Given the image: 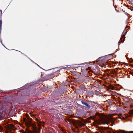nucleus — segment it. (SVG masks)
<instances>
[{
    "label": "nucleus",
    "mask_w": 133,
    "mask_h": 133,
    "mask_svg": "<svg viewBox=\"0 0 133 133\" xmlns=\"http://www.w3.org/2000/svg\"><path fill=\"white\" fill-rule=\"evenodd\" d=\"M89 118L94 120V122L96 124L99 125L100 123L103 124H108L111 122V126L115 124L113 118L112 117L98 113H96L95 115L90 116Z\"/></svg>",
    "instance_id": "f257e3e1"
},
{
    "label": "nucleus",
    "mask_w": 133,
    "mask_h": 133,
    "mask_svg": "<svg viewBox=\"0 0 133 133\" xmlns=\"http://www.w3.org/2000/svg\"><path fill=\"white\" fill-rule=\"evenodd\" d=\"M81 102L82 104L88 109H90L93 105L95 106V103L94 102L83 99L81 100Z\"/></svg>",
    "instance_id": "f03ea898"
},
{
    "label": "nucleus",
    "mask_w": 133,
    "mask_h": 133,
    "mask_svg": "<svg viewBox=\"0 0 133 133\" xmlns=\"http://www.w3.org/2000/svg\"><path fill=\"white\" fill-rule=\"evenodd\" d=\"M54 77V75L53 74L50 75H45L44 76V75L42 74L41 77L43 79V81L48 80L49 79H51Z\"/></svg>",
    "instance_id": "7ed1b4c3"
},
{
    "label": "nucleus",
    "mask_w": 133,
    "mask_h": 133,
    "mask_svg": "<svg viewBox=\"0 0 133 133\" xmlns=\"http://www.w3.org/2000/svg\"><path fill=\"white\" fill-rule=\"evenodd\" d=\"M23 120V121L25 122L26 124L28 125L34 126V124L32 123V121L30 119L28 120L26 118H24Z\"/></svg>",
    "instance_id": "20e7f679"
},
{
    "label": "nucleus",
    "mask_w": 133,
    "mask_h": 133,
    "mask_svg": "<svg viewBox=\"0 0 133 133\" xmlns=\"http://www.w3.org/2000/svg\"><path fill=\"white\" fill-rule=\"evenodd\" d=\"M124 31H123V33H122V35L121 36V38H120V39L119 41V42H122V41H123L122 42H123L125 40V35L127 33V32H125V33H124Z\"/></svg>",
    "instance_id": "39448f33"
},
{
    "label": "nucleus",
    "mask_w": 133,
    "mask_h": 133,
    "mask_svg": "<svg viewBox=\"0 0 133 133\" xmlns=\"http://www.w3.org/2000/svg\"><path fill=\"white\" fill-rule=\"evenodd\" d=\"M75 67H68L67 66H66V67L63 68V69H65L66 70H68L69 69H72L73 68H75Z\"/></svg>",
    "instance_id": "423d86ee"
},
{
    "label": "nucleus",
    "mask_w": 133,
    "mask_h": 133,
    "mask_svg": "<svg viewBox=\"0 0 133 133\" xmlns=\"http://www.w3.org/2000/svg\"><path fill=\"white\" fill-rule=\"evenodd\" d=\"M2 24V21L1 20H0V37H1V35Z\"/></svg>",
    "instance_id": "0eeeda50"
},
{
    "label": "nucleus",
    "mask_w": 133,
    "mask_h": 133,
    "mask_svg": "<svg viewBox=\"0 0 133 133\" xmlns=\"http://www.w3.org/2000/svg\"><path fill=\"white\" fill-rule=\"evenodd\" d=\"M88 94L91 96H92L93 95V93L91 91H90L88 92Z\"/></svg>",
    "instance_id": "6e6552de"
},
{
    "label": "nucleus",
    "mask_w": 133,
    "mask_h": 133,
    "mask_svg": "<svg viewBox=\"0 0 133 133\" xmlns=\"http://www.w3.org/2000/svg\"><path fill=\"white\" fill-rule=\"evenodd\" d=\"M126 133H133V131H127Z\"/></svg>",
    "instance_id": "1a4fd4ad"
},
{
    "label": "nucleus",
    "mask_w": 133,
    "mask_h": 133,
    "mask_svg": "<svg viewBox=\"0 0 133 133\" xmlns=\"http://www.w3.org/2000/svg\"><path fill=\"white\" fill-rule=\"evenodd\" d=\"M129 72H130V74L132 75V76H133V72H131V71H130Z\"/></svg>",
    "instance_id": "9d476101"
},
{
    "label": "nucleus",
    "mask_w": 133,
    "mask_h": 133,
    "mask_svg": "<svg viewBox=\"0 0 133 133\" xmlns=\"http://www.w3.org/2000/svg\"><path fill=\"white\" fill-rule=\"evenodd\" d=\"M26 118H28L29 116V115L28 114H26Z\"/></svg>",
    "instance_id": "9b49d317"
},
{
    "label": "nucleus",
    "mask_w": 133,
    "mask_h": 133,
    "mask_svg": "<svg viewBox=\"0 0 133 133\" xmlns=\"http://www.w3.org/2000/svg\"><path fill=\"white\" fill-rule=\"evenodd\" d=\"M31 131L30 130H28V133H31Z\"/></svg>",
    "instance_id": "f8f14e48"
},
{
    "label": "nucleus",
    "mask_w": 133,
    "mask_h": 133,
    "mask_svg": "<svg viewBox=\"0 0 133 133\" xmlns=\"http://www.w3.org/2000/svg\"><path fill=\"white\" fill-rule=\"evenodd\" d=\"M2 117L1 116V114L0 113V120L1 119V118H2Z\"/></svg>",
    "instance_id": "ddd939ff"
},
{
    "label": "nucleus",
    "mask_w": 133,
    "mask_h": 133,
    "mask_svg": "<svg viewBox=\"0 0 133 133\" xmlns=\"http://www.w3.org/2000/svg\"><path fill=\"white\" fill-rule=\"evenodd\" d=\"M131 111L133 113V110H131Z\"/></svg>",
    "instance_id": "4468645a"
},
{
    "label": "nucleus",
    "mask_w": 133,
    "mask_h": 133,
    "mask_svg": "<svg viewBox=\"0 0 133 133\" xmlns=\"http://www.w3.org/2000/svg\"><path fill=\"white\" fill-rule=\"evenodd\" d=\"M36 121H38V120L37 119V118H36Z\"/></svg>",
    "instance_id": "2eb2a0df"
},
{
    "label": "nucleus",
    "mask_w": 133,
    "mask_h": 133,
    "mask_svg": "<svg viewBox=\"0 0 133 133\" xmlns=\"http://www.w3.org/2000/svg\"><path fill=\"white\" fill-rule=\"evenodd\" d=\"M80 106L81 107H81H82L83 106L82 105H81Z\"/></svg>",
    "instance_id": "dca6fc26"
},
{
    "label": "nucleus",
    "mask_w": 133,
    "mask_h": 133,
    "mask_svg": "<svg viewBox=\"0 0 133 133\" xmlns=\"http://www.w3.org/2000/svg\"><path fill=\"white\" fill-rule=\"evenodd\" d=\"M99 68L98 67H97V69H98Z\"/></svg>",
    "instance_id": "f3484780"
},
{
    "label": "nucleus",
    "mask_w": 133,
    "mask_h": 133,
    "mask_svg": "<svg viewBox=\"0 0 133 133\" xmlns=\"http://www.w3.org/2000/svg\"><path fill=\"white\" fill-rule=\"evenodd\" d=\"M23 133H26L25 132H24H24H23Z\"/></svg>",
    "instance_id": "a211bd4d"
},
{
    "label": "nucleus",
    "mask_w": 133,
    "mask_h": 133,
    "mask_svg": "<svg viewBox=\"0 0 133 133\" xmlns=\"http://www.w3.org/2000/svg\"><path fill=\"white\" fill-rule=\"evenodd\" d=\"M99 66H102V67H103V66H101V65H99Z\"/></svg>",
    "instance_id": "6ab92c4d"
},
{
    "label": "nucleus",
    "mask_w": 133,
    "mask_h": 133,
    "mask_svg": "<svg viewBox=\"0 0 133 133\" xmlns=\"http://www.w3.org/2000/svg\"><path fill=\"white\" fill-rule=\"evenodd\" d=\"M104 98V96H103V98Z\"/></svg>",
    "instance_id": "aec40b11"
},
{
    "label": "nucleus",
    "mask_w": 133,
    "mask_h": 133,
    "mask_svg": "<svg viewBox=\"0 0 133 133\" xmlns=\"http://www.w3.org/2000/svg\"><path fill=\"white\" fill-rule=\"evenodd\" d=\"M95 133H98L97 132H96Z\"/></svg>",
    "instance_id": "412c9836"
}]
</instances>
